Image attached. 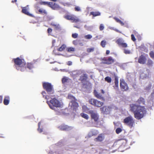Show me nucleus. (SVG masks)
Instances as JSON below:
<instances>
[{
	"label": "nucleus",
	"mask_w": 154,
	"mask_h": 154,
	"mask_svg": "<svg viewBox=\"0 0 154 154\" xmlns=\"http://www.w3.org/2000/svg\"><path fill=\"white\" fill-rule=\"evenodd\" d=\"M10 98L8 96H5V97L3 101V103L5 105H8L10 102Z\"/></svg>",
	"instance_id": "nucleus-20"
},
{
	"label": "nucleus",
	"mask_w": 154,
	"mask_h": 154,
	"mask_svg": "<svg viewBox=\"0 0 154 154\" xmlns=\"http://www.w3.org/2000/svg\"><path fill=\"white\" fill-rule=\"evenodd\" d=\"M123 122L130 128L133 127L135 124L134 120L131 116L126 117L124 119Z\"/></svg>",
	"instance_id": "nucleus-4"
},
{
	"label": "nucleus",
	"mask_w": 154,
	"mask_h": 154,
	"mask_svg": "<svg viewBox=\"0 0 154 154\" xmlns=\"http://www.w3.org/2000/svg\"><path fill=\"white\" fill-rule=\"evenodd\" d=\"M114 19L118 23H119L120 22L121 20H120L118 18L116 17H114Z\"/></svg>",
	"instance_id": "nucleus-54"
},
{
	"label": "nucleus",
	"mask_w": 154,
	"mask_h": 154,
	"mask_svg": "<svg viewBox=\"0 0 154 154\" xmlns=\"http://www.w3.org/2000/svg\"><path fill=\"white\" fill-rule=\"evenodd\" d=\"M100 12L99 11H92L90 13V15H92L94 17L100 16Z\"/></svg>",
	"instance_id": "nucleus-23"
},
{
	"label": "nucleus",
	"mask_w": 154,
	"mask_h": 154,
	"mask_svg": "<svg viewBox=\"0 0 154 154\" xmlns=\"http://www.w3.org/2000/svg\"><path fill=\"white\" fill-rule=\"evenodd\" d=\"M124 52L126 54H129L131 53V51L130 50L126 49L124 50Z\"/></svg>",
	"instance_id": "nucleus-43"
},
{
	"label": "nucleus",
	"mask_w": 154,
	"mask_h": 154,
	"mask_svg": "<svg viewBox=\"0 0 154 154\" xmlns=\"http://www.w3.org/2000/svg\"><path fill=\"white\" fill-rule=\"evenodd\" d=\"M151 86H152L151 84L149 85L148 86L146 87V88H145L146 90H147V91L149 90L151 87Z\"/></svg>",
	"instance_id": "nucleus-52"
},
{
	"label": "nucleus",
	"mask_w": 154,
	"mask_h": 154,
	"mask_svg": "<svg viewBox=\"0 0 154 154\" xmlns=\"http://www.w3.org/2000/svg\"><path fill=\"white\" fill-rule=\"evenodd\" d=\"M22 12L23 13L29 16H32V15L28 12V8H27L26 7L22 8Z\"/></svg>",
	"instance_id": "nucleus-17"
},
{
	"label": "nucleus",
	"mask_w": 154,
	"mask_h": 154,
	"mask_svg": "<svg viewBox=\"0 0 154 154\" xmlns=\"http://www.w3.org/2000/svg\"><path fill=\"white\" fill-rule=\"evenodd\" d=\"M2 96H0V103H1L2 101Z\"/></svg>",
	"instance_id": "nucleus-57"
},
{
	"label": "nucleus",
	"mask_w": 154,
	"mask_h": 154,
	"mask_svg": "<svg viewBox=\"0 0 154 154\" xmlns=\"http://www.w3.org/2000/svg\"><path fill=\"white\" fill-rule=\"evenodd\" d=\"M68 99L72 100H76L75 98L73 96L70 94H68Z\"/></svg>",
	"instance_id": "nucleus-35"
},
{
	"label": "nucleus",
	"mask_w": 154,
	"mask_h": 154,
	"mask_svg": "<svg viewBox=\"0 0 154 154\" xmlns=\"http://www.w3.org/2000/svg\"><path fill=\"white\" fill-rule=\"evenodd\" d=\"M39 4L41 5H47L49 7V5H50V4H51V2L42 1L40 2Z\"/></svg>",
	"instance_id": "nucleus-26"
},
{
	"label": "nucleus",
	"mask_w": 154,
	"mask_h": 154,
	"mask_svg": "<svg viewBox=\"0 0 154 154\" xmlns=\"http://www.w3.org/2000/svg\"><path fill=\"white\" fill-rule=\"evenodd\" d=\"M146 60V57L142 55L140 56L138 59V62L140 64H144L145 63Z\"/></svg>",
	"instance_id": "nucleus-15"
},
{
	"label": "nucleus",
	"mask_w": 154,
	"mask_h": 154,
	"mask_svg": "<svg viewBox=\"0 0 154 154\" xmlns=\"http://www.w3.org/2000/svg\"><path fill=\"white\" fill-rule=\"evenodd\" d=\"M67 65L69 66H70L72 65V62L71 61H69L67 62Z\"/></svg>",
	"instance_id": "nucleus-56"
},
{
	"label": "nucleus",
	"mask_w": 154,
	"mask_h": 154,
	"mask_svg": "<svg viewBox=\"0 0 154 154\" xmlns=\"http://www.w3.org/2000/svg\"><path fill=\"white\" fill-rule=\"evenodd\" d=\"M88 114H90L92 120H93L95 122L98 121L99 116L96 112L93 110H90L88 111Z\"/></svg>",
	"instance_id": "nucleus-8"
},
{
	"label": "nucleus",
	"mask_w": 154,
	"mask_h": 154,
	"mask_svg": "<svg viewBox=\"0 0 154 154\" xmlns=\"http://www.w3.org/2000/svg\"><path fill=\"white\" fill-rule=\"evenodd\" d=\"M42 94L43 95V97L45 98V99L48 100L49 99V97L46 95V93L45 91H43L42 92Z\"/></svg>",
	"instance_id": "nucleus-30"
},
{
	"label": "nucleus",
	"mask_w": 154,
	"mask_h": 154,
	"mask_svg": "<svg viewBox=\"0 0 154 154\" xmlns=\"http://www.w3.org/2000/svg\"><path fill=\"white\" fill-rule=\"evenodd\" d=\"M75 50V48L72 47H68L66 48V51L68 52H73Z\"/></svg>",
	"instance_id": "nucleus-32"
},
{
	"label": "nucleus",
	"mask_w": 154,
	"mask_h": 154,
	"mask_svg": "<svg viewBox=\"0 0 154 154\" xmlns=\"http://www.w3.org/2000/svg\"><path fill=\"white\" fill-rule=\"evenodd\" d=\"M42 86L44 89L45 90L48 94H53L54 92L53 86L51 83L44 82L43 83Z\"/></svg>",
	"instance_id": "nucleus-5"
},
{
	"label": "nucleus",
	"mask_w": 154,
	"mask_h": 154,
	"mask_svg": "<svg viewBox=\"0 0 154 154\" xmlns=\"http://www.w3.org/2000/svg\"><path fill=\"white\" fill-rule=\"evenodd\" d=\"M120 87L121 90L123 91H127L129 89L127 84L123 79H120Z\"/></svg>",
	"instance_id": "nucleus-10"
},
{
	"label": "nucleus",
	"mask_w": 154,
	"mask_h": 154,
	"mask_svg": "<svg viewBox=\"0 0 154 154\" xmlns=\"http://www.w3.org/2000/svg\"><path fill=\"white\" fill-rule=\"evenodd\" d=\"M52 31V29L50 28H49L47 29L48 32L49 33H50Z\"/></svg>",
	"instance_id": "nucleus-55"
},
{
	"label": "nucleus",
	"mask_w": 154,
	"mask_h": 154,
	"mask_svg": "<svg viewBox=\"0 0 154 154\" xmlns=\"http://www.w3.org/2000/svg\"><path fill=\"white\" fill-rule=\"evenodd\" d=\"M68 79L66 77H64L62 79V82L63 83H64L67 82Z\"/></svg>",
	"instance_id": "nucleus-36"
},
{
	"label": "nucleus",
	"mask_w": 154,
	"mask_h": 154,
	"mask_svg": "<svg viewBox=\"0 0 154 154\" xmlns=\"http://www.w3.org/2000/svg\"><path fill=\"white\" fill-rule=\"evenodd\" d=\"M123 141H125L124 139H120L117 140L114 143V144H116L117 143L121 144L122 143Z\"/></svg>",
	"instance_id": "nucleus-34"
},
{
	"label": "nucleus",
	"mask_w": 154,
	"mask_h": 154,
	"mask_svg": "<svg viewBox=\"0 0 154 154\" xmlns=\"http://www.w3.org/2000/svg\"><path fill=\"white\" fill-rule=\"evenodd\" d=\"M111 108V107L105 106L101 107L100 109L104 114H107L109 113Z\"/></svg>",
	"instance_id": "nucleus-11"
},
{
	"label": "nucleus",
	"mask_w": 154,
	"mask_h": 154,
	"mask_svg": "<svg viewBox=\"0 0 154 154\" xmlns=\"http://www.w3.org/2000/svg\"><path fill=\"white\" fill-rule=\"evenodd\" d=\"M101 63L107 65H110L114 63L115 60L111 57H104L100 58Z\"/></svg>",
	"instance_id": "nucleus-7"
},
{
	"label": "nucleus",
	"mask_w": 154,
	"mask_h": 154,
	"mask_svg": "<svg viewBox=\"0 0 154 154\" xmlns=\"http://www.w3.org/2000/svg\"><path fill=\"white\" fill-rule=\"evenodd\" d=\"M51 4H50L49 7L54 10H57L60 8V7L59 5L55 3L51 2Z\"/></svg>",
	"instance_id": "nucleus-13"
},
{
	"label": "nucleus",
	"mask_w": 154,
	"mask_h": 154,
	"mask_svg": "<svg viewBox=\"0 0 154 154\" xmlns=\"http://www.w3.org/2000/svg\"><path fill=\"white\" fill-rule=\"evenodd\" d=\"M119 23H120L121 25L123 26L124 25V23L121 20H120V22Z\"/></svg>",
	"instance_id": "nucleus-59"
},
{
	"label": "nucleus",
	"mask_w": 154,
	"mask_h": 154,
	"mask_svg": "<svg viewBox=\"0 0 154 154\" xmlns=\"http://www.w3.org/2000/svg\"><path fill=\"white\" fill-rule=\"evenodd\" d=\"M123 48H126L127 47V44L124 42H123L120 45Z\"/></svg>",
	"instance_id": "nucleus-45"
},
{
	"label": "nucleus",
	"mask_w": 154,
	"mask_h": 154,
	"mask_svg": "<svg viewBox=\"0 0 154 154\" xmlns=\"http://www.w3.org/2000/svg\"><path fill=\"white\" fill-rule=\"evenodd\" d=\"M149 55L150 57L152 59H154V52L151 51L149 53Z\"/></svg>",
	"instance_id": "nucleus-38"
},
{
	"label": "nucleus",
	"mask_w": 154,
	"mask_h": 154,
	"mask_svg": "<svg viewBox=\"0 0 154 154\" xmlns=\"http://www.w3.org/2000/svg\"><path fill=\"white\" fill-rule=\"evenodd\" d=\"M131 40L134 42H135L136 40V39L133 34H131Z\"/></svg>",
	"instance_id": "nucleus-49"
},
{
	"label": "nucleus",
	"mask_w": 154,
	"mask_h": 154,
	"mask_svg": "<svg viewBox=\"0 0 154 154\" xmlns=\"http://www.w3.org/2000/svg\"><path fill=\"white\" fill-rule=\"evenodd\" d=\"M26 68H27L29 69H31L34 68V66L33 64L31 63H27V64H26Z\"/></svg>",
	"instance_id": "nucleus-25"
},
{
	"label": "nucleus",
	"mask_w": 154,
	"mask_h": 154,
	"mask_svg": "<svg viewBox=\"0 0 154 154\" xmlns=\"http://www.w3.org/2000/svg\"><path fill=\"white\" fill-rule=\"evenodd\" d=\"M115 30L117 32H118L119 33H121V32L118 29H116Z\"/></svg>",
	"instance_id": "nucleus-63"
},
{
	"label": "nucleus",
	"mask_w": 154,
	"mask_h": 154,
	"mask_svg": "<svg viewBox=\"0 0 154 154\" xmlns=\"http://www.w3.org/2000/svg\"><path fill=\"white\" fill-rule=\"evenodd\" d=\"M109 53H110V51L109 50H107L106 51V55H108L109 54Z\"/></svg>",
	"instance_id": "nucleus-61"
},
{
	"label": "nucleus",
	"mask_w": 154,
	"mask_h": 154,
	"mask_svg": "<svg viewBox=\"0 0 154 154\" xmlns=\"http://www.w3.org/2000/svg\"><path fill=\"white\" fill-rule=\"evenodd\" d=\"M130 111L134 113V117L138 120L143 118L146 113L144 106L132 104L130 105Z\"/></svg>",
	"instance_id": "nucleus-1"
},
{
	"label": "nucleus",
	"mask_w": 154,
	"mask_h": 154,
	"mask_svg": "<svg viewBox=\"0 0 154 154\" xmlns=\"http://www.w3.org/2000/svg\"><path fill=\"white\" fill-rule=\"evenodd\" d=\"M94 48H89L87 49V51L88 52H92L94 51Z\"/></svg>",
	"instance_id": "nucleus-41"
},
{
	"label": "nucleus",
	"mask_w": 154,
	"mask_h": 154,
	"mask_svg": "<svg viewBox=\"0 0 154 154\" xmlns=\"http://www.w3.org/2000/svg\"><path fill=\"white\" fill-rule=\"evenodd\" d=\"M46 102L50 107L53 109L55 107H59L61 106L60 102L55 98L51 99L49 101H47Z\"/></svg>",
	"instance_id": "nucleus-3"
},
{
	"label": "nucleus",
	"mask_w": 154,
	"mask_h": 154,
	"mask_svg": "<svg viewBox=\"0 0 154 154\" xmlns=\"http://www.w3.org/2000/svg\"><path fill=\"white\" fill-rule=\"evenodd\" d=\"M72 37L74 38H75L78 36V34L76 33H73L72 35Z\"/></svg>",
	"instance_id": "nucleus-47"
},
{
	"label": "nucleus",
	"mask_w": 154,
	"mask_h": 154,
	"mask_svg": "<svg viewBox=\"0 0 154 154\" xmlns=\"http://www.w3.org/2000/svg\"><path fill=\"white\" fill-rule=\"evenodd\" d=\"M122 131V130L120 128H117L116 131V134H119Z\"/></svg>",
	"instance_id": "nucleus-39"
},
{
	"label": "nucleus",
	"mask_w": 154,
	"mask_h": 154,
	"mask_svg": "<svg viewBox=\"0 0 154 154\" xmlns=\"http://www.w3.org/2000/svg\"><path fill=\"white\" fill-rule=\"evenodd\" d=\"M104 79L106 82L109 83H110L112 81L111 78L110 77L108 76L106 77Z\"/></svg>",
	"instance_id": "nucleus-29"
},
{
	"label": "nucleus",
	"mask_w": 154,
	"mask_h": 154,
	"mask_svg": "<svg viewBox=\"0 0 154 154\" xmlns=\"http://www.w3.org/2000/svg\"><path fill=\"white\" fill-rule=\"evenodd\" d=\"M76 100H72L71 102L72 103L71 108L73 110H74L79 106L78 103L76 101Z\"/></svg>",
	"instance_id": "nucleus-16"
},
{
	"label": "nucleus",
	"mask_w": 154,
	"mask_h": 154,
	"mask_svg": "<svg viewBox=\"0 0 154 154\" xmlns=\"http://www.w3.org/2000/svg\"><path fill=\"white\" fill-rule=\"evenodd\" d=\"M17 1V0H13L11 2L13 3L14 2H16Z\"/></svg>",
	"instance_id": "nucleus-64"
},
{
	"label": "nucleus",
	"mask_w": 154,
	"mask_h": 154,
	"mask_svg": "<svg viewBox=\"0 0 154 154\" xmlns=\"http://www.w3.org/2000/svg\"><path fill=\"white\" fill-rule=\"evenodd\" d=\"M115 85L113 86L114 88L116 89H117L119 88V81L118 77L115 75L114 76Z\"/></svg>",
	"instance_id": "nucleus-19"
},
{
	"label": "nucleus",
	"mask_w": 154,
	"mask_h": 154,
	"mask_svg": "<svg viewBox=\"0 0 154 154\" xmlns=\"http://www.w3.org/2000/svg\"><path fill=\"white\" fill-rule=\"evenodd\" d=\"M85 38L86 39H90L92 38V36L91 35L88 34L85 35Z\"/></svg>",
	"instance_id": "nucleus-44"
},
{
	"label": "nucleus",
	"mask_w": 154,
	"mask_h": 154,
	"mask_svg": "<svg viewBox=\"0 0 154 154\" xmlns=\"http://www.w3.org/2000/svg\"><path fill=\"white\" fill-rule=\"evenodd\" d=\"M56 40H53L52 41V47L56 46V45L55 44L56 43Z\"/></svg>",
	"instance_id": "nucleus-53"
},
{
	"label": "nucleus",
	"mask_w": 154,
	"mask_h": 154,
	"mask_svg": "<svg viewBox=\"0 0 154 154\" xmlns=\"http://www.w3.org/2000/svg\"><path fill=\"white\" fill-rule=\"evenodd\" d=\"M104 139V135L103 134H99L98 136L94 139L96 141L101 142Z\"/></svg>",
	"instance_id": "nucleus-18"
},
{
	"label": "nucleus",
	"mask_w": 154,
	"mask_h": 154,
	"mask_svg": "<svg viewBox=\"0 0 154 154\" xmlns=\"http://www.w3.org/2000/svg\"><path fill=\"white\" fill-rule=\"evenodd\" d=\"M40 122H39L38 123V131L39 133H41L42 131V129L41 128H40Z\"/></svg>",
	"instance_id": "nucleus-46"
},
{
	"label": "nucleus",
	"mask_w": 154,
	"mask_h": 154,
	"mask_svg": "<svg viewBox=\"0 0 154 154\" xmlns=\"http://www.w3.org/2000/svg\"><path fill=\"white\" fill-rule=\"evenodd\" d=\"M94 94L96 97L99 99H104V98L97 91L94 90Z\"/></svg>",
	"instance_id": "nucleus-21"
},
{
	"label": "nucleus",
	"mask_w": 154,
	"mask_h": 154,
	"mask_svg": "<svg viewBox=\"0 0 154 154\" xmlns=\"http://www.w3.org/2000/svg\"><path fill=\"white\" fill-rule=\"evenodd\" d=\"M124 42L123 39L121 38L118 39L116 41V43L119 45L120 46Z\"/></svg>",
	"instance_id": "nucleus-31"
},
{
	"label": "nucleus",
	"mask_w": 154,
	"mask_h": 154,
	"mask_svg": "<svg viewBox=\"0 0 154 154\" xmlns=\"http://www.w3.org/2000/svg\"><path fill=\"white\" fill-rule=\"evenodd\" d=\"M145 100L142 97H140L137 101V102L139 104H145Z\"/></svg>",
	"instance_id": "nucleus-22"
},
{
	"label": "nucleus",
	"mask_w": 154,
	"mask_h": 154,
	"mask_svg": "<svg viewBox=\"0 0 154 154\" xmlns=\"http://www.w3.org/2000/svg\"><path fill=\"white\" fill-rule=\"evenodd\" d=\"M88 102L91 105L97 107H100L103 104V102L92 98L89 99Z\"/></svg>",
	"instance_id": "nucleus-9"
},
{
	"label": "nucleus",
	"mask_w": 154,
	"mask_h": 154,
	"mask_svg": "<svg viewBox=\"0 0 154 154\" xmlns=\"http://www.w3.org/2000/svg\"><path fill=\"white\" fill-rule=\"evenodd\" d=\"M53 26L55 27L56 29L58 28V26L55 24H53Z\"/></svg>",
	"instance_id": "nucleus-58"
},
{
	"label": "nucleus",
	"mask_w": 154,
	"mask_h": 154,
	"mask_svg": "<svg viewBox=\"0 0 154 154\" xmlns=\"http://www.w3.org/2000/svg\"><path fill=\"white\" fill-rule=\"evenodd\" d=\"M98 134V131L96 130H93L90 131L87 136V138H90L92 136H96Z\"/></svg>",
	"instance_id": "nucleus-14"
},
{
	"label": "nucleus",
	"mask_w": 154,
	"mask_h": 154,
	"mask_svg": "<svg viewBox=\"0 0 154 154\" xmlns=\"http://www.w3.org/2000/svg\"><path fill=\"white\" fill-rule=\"evenodd\" d=\"M75 10L76 11H81V9L80 7L79 6H76L74 8Z\"/></svg>",
	"instance_id": "nucleus-48"
},
{
	"label": "nucleus",
	"mask_w": 154,
	"mask_h": 154,
	"mask_svg": "<svg viewBox=\"0 0 154 154\" xmlns=\"http://www.w3.org/2000/svg\"><path fill=\"white\" fill-rule=\"evenodd\" d=\"M58 128L61 131H68L71 130L72 128L71 126H69L65 124H62L58 127Z\"/></svg>",
	"instance_id": "nucleus-12"
},
{
	"label": "nucleus",
	"mask_w": 154,
	"mask_h": 154,
	"mask_svg": "<svg viewBox=\"0 0 154 154\" xmlns=\"http://www.w3.org/2000/svg\"><path fill=\"white\" fill-rule=\"evenodd\" d=\"M13 60L14 63V65L18 70L23 72L26 70V63L24 59L17 57L13 59Z\"/></svg>",
	"instance_id": "nucleus-2"
},
{
	"label": "nucleus",
	"mask_w": 154,
	"mask_h": 154,
	"mask_svg": "<svg viewBox=\"0 0 154 154\" xmlns=\"http://www.w3.org/2000/svg\"><path fill=\"white\" fill-rule=\"evenodd\" d=\"M38 12L41 14L43 13L44 14L47 15V12L45 10H43L42 9H40L38 10Z\"/></svg>",
	"instance_id": "nucleus-33"
},
{
	"label": "nucleus",
	"mask_w": 154,
	"mask_h": 154,
	"mask_svg": "<svg viewBox=\"0 0 154 154\" xmlns=\"http://www.w3.org/2000/svg\"><path fill=\"white\" fill-rule=\"evenodd\" d=\"M66 46L65 44H63L60 47L57 49V51H63L66 48Z\"/></svg>",
	"instance_id": "nucleus-24"
},
{
	"label": "nucleus",
	"mask_w": 154,
	"mask_h": 154,
	"mask_svg": "<svg viewBox=\"0 0 154 154\" xmlns=\"http://www.w3.org/2000/svg\"><path fill=\"white\" fill-rule=\"evenodd\" d=\"M100 45L103 48H104L106 45V42L104 41H102L101 42Z\"/></svg>",
	"instance_id": "nucleus-40"
},
{
	"label": "nucleus",
	"mask_w": 154,
	"mask_h": 154,
	"mask_svg": "<svg viewBox=\"0 0 154 154\" xmlns=\"http://www.w3.org/2000/svg\"><path fill=\"white\" fill-rule=\"evenodd\" d=\"M82 79L81 81L86 80L87 78V76L85 74H84V75L82 76Z\"/></svg>",
	"instance_id": "nucleus-50"
},
{
	"label": "nucleus",
	"mask_w": 154,
	"mask_h": 154,
	"mask_svg": "<svg viewBox=\"0 0 154 154\" xmlns=\"http://www.w3.org/2000/svg\"><path fill=\"white\" fill-rule=\"evenodd\" d=\"M104 29V26H103V24H101L100 25V27H99V29H100V30L102 31V30H103Z\"/></svg>",
	"instance_id": "nucleus-51"
},
{
	"label": "nucleus",
	"mask_w": 154,
	"mask_h": 154,
	"mask_svg": "<svg viewBox=\"0 0 154 154\" xmlns=\"http://www.w3.org/2000/svg\"><path fill=\"white\" fill-rule=\"evenodd\" d=\"M74 27L76 28H78V29L80 28V27L79 26H74Z\"/></svg>",
	"instance_id": "nucleus-62"
},
{
	"label": "nucleus",
	"mask_w": 154,
	"mask_h": 154,
	"mask_svg": "<svg viewBox=\"0 0 154 154\" xmlns=\"http://www.w3.org/2000/svg\"><path fill=\"white\" fill-rule=\"evenodd\" d=\"M80 115L82 118H83L86 120H88L89 119V117L88 115L87 114H85L83 112L81 113L80 114Z\"/></svg>",
	"instance_id": "nucleus-28"
},
{
	"label": "nucleus",
	"mask_w": 154,
	"mask_h": 154,
	"mask_svg": "<svg viewBox=\"0 0 154 154\" xmlns=\"http://www.w3.org/2000/svg\"><path fill=\"white\" fill-rule=\"evenodd\" d=\"M152 63H153V62L150 59H149L148 60V61H147V65H149V66L152 65Z\"/></svg>",
	"instance_id": "nucleus-42"
},
{
	"label": "nucleus",
	"mask_w": 154,
	"mask_h": 154,
	"mask_svg": "<svg viewBox=\"0 0 154 154\" xmlns=\"http://www.w3.org/2000/svg\"><path fill=\"white\" fill-rule=\"evenodd\" d=\"M79 42V40L78 39L74 40L72 41V43L74 45H78Z\"/></svg>",
	"instance_id": "nucleus-37"
},
{
	"label": "nucleus",
	"mask_w": 154,
	"mask_h": 154,
	"mask_svg": "<svg viewBox=\"0 0 154 154\" xmlns=\"http://www.w3.org/2000/svg\"><path fill=\"white\" fill-rule=\"evenodd\" d=\"M65 19L70 20L72 23H77L80 21V20L77 17L73 14H66L64 16Z\"/></svg>",
	"instance_id": "nucleus-6"
},
{
	"label": "nucleus",
	"mask_w": 154,
	"mask_h": 154,
	"mask_svg": "<svg viewBox=\"0 0 154 154\" xmlns=\"http://www.w3.org/2000/svg\"><path fill=\"white\" fill-rule=\"evenodd\" d=\"M82 109L83 112H85L88 114V111L90 110H89V109L85 105H84L82 106Z\"/></svg>",
	"instance_id": "nucleus-27"
},
{
	"label": "nucleus",
	"mask_w": 154,
	"mask_h": 154,
	"mask_svg": "<svg viewBox=\"0 0 154 154\" xmlns=\"http://www.w3.org/2000/svg\"><path fill=\"white\" fill-rule=\"evenodd\" d=\"M119 23H120L121 25L123 26L124 25V23L121 20H120V22Z\"/></svg>",
	"instance_id": "nucleus-60"
}]
</instances>
